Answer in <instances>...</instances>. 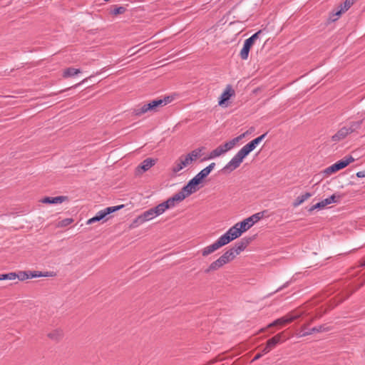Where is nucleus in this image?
<instances>
[{
	"instance_id": "1",
	"label": "nucleus",
	"mask_w": 365,
	"mask_h": 365,
	"mask_svg": "<svg viewBox=\"0 0 365 365\" xmlns=\"http://www.w3.org/2000/svg\"><path fill=\"white\" fill-rule=\"evenodd\" d=\"M267 133H265L259 137L253 139L245 145H244L237 153L231 159V160L221 170V172L229 174L237 168L243 162V160L255 149L257 145L265 138Z\"/></svg>"
},
{
	"instance_id": "2",
	"label": "nucleus",
	"mask_w": 365,
	"mask_h": 365,
	"mask_svg": "<svg viewBox=\"0 0 365 365\" xmlns=\"http://www.w3.org/2000/svg\"><path fill=\"white\" fill-rule=\"evenodd\" d=\"M168 103V101L161 99H155L150 102L137 107L133 109V113L136 116H140L147 112H156L160 107H163Z\"/></svg>"
},
{
	"instance_id": "3",
	"label": "nucleus",
	"mask_w": 365,
	"mask_h": 365,
	"mask_svg": "<svg viewBox=\"0 0 365 365\" xmlns=\"http://www.w3.org/2000/svg\"><path fill=\"white\" fill-rule=\"evenodd\" d=\"M362 120L352 121L349 123V125L342 127L336 134L332 135V141L338 142L344 139L349 134H351L359 129Z\"/></svg>"
},
{
	"instance_id": "4",
	"label": "nucleus",
	"mask_w": 365,
	"mask_h": 365,
	"mask_svg": "<svg viewBox=\"0 0 365 365\" xmlns=\"http://www.w3.org/2000/svg\"><path fill=\"white\" fill-rule=\"evenodd\" d=\"M302 315V312L299 311L292 312L287 315L274 320L272 323L269 324L267 327L270 328L276 326H284L288 324L295 319H299Z\"/></svg>"
},
{
	"instance_id": "5",
	"label": "nucleus",
	"mask_w": 365,
	"mask_h": 365,
	"mask_svg": "<svg viewBox=\"0 0 365 365\" xmlns=\"http://www.w3.org/2000/svg\"><path fill=\"white\" fill-rule=\"evenodd\" d=\"M266 211L259 212L255 213L250 217L243 220L242 221L238 222L242 229L246 232L251 227H252L256 222L262 219L264 217V213Z\"/></svg>"
},
{
	"instance_id": "6",
	"label": "nucleus",
	"mask_w": 365,
	"mask_h": 365,
	"mask_svg": "<svg viewBox=\"0 0 365 365\" xmlns=\"http://www.w3.org/2000/svg\"><path fill=\"white\" fill-rule=\"evenodd\" d=\"M201 183L202 182H200V180H197V178L195 176L193 178L190 180L188 182L181 188L180 190L187 197L192 195V193L199 190L200 188L201 187L200 186Z\"/></svg>"
},
{
	"instance_id": "7",
	"label": "nucleus",
	"mask_w": 365,
	"mask_h": 365,
	"mask_svg": "<svg viewBox=\"0 0 365 365\" xmlns=\"http://www.w3.org/2000/svg\"><path fill=\"white\" fill-rule=\"evenodd\" d=\"M309 324L310 322L304 324L302 326L301 331L302 332V334L301 336H304L314 333L329 331V330H331L330 327H327L326 324H322L318 327H312V329H309L308 327Z\"/></svg>"
},
{
	"instance_id": "8",
	"label": "nucleus",
	"mask_w": 365,
	"mask_h": 365,
	"mask_svg": "<svg viewBox=\"0 0 365 365\" xmlns=\"http://www.w3.org/2000/svg\"><path fill=\"white\" fill-rule=\"evenodd\" d=\"M235 95V91L231 85H227L219 98L218 105L222 107L227 106V101Z\"/></svg>"
},
{
	"instance_id": "9",
	"label": "nucleus",
	"mask_w": 365,
	"mask_h": 365,
	"mask_svg": "<svg viewBox=\"0 0 365 365\" xmlns=\"http://www.w3.org/2000/svg\"><path fill=\"white\" fill-rule=\"evenodd\" d=\"M155 217V215H153V210L150 209L145 211L143 213H142L140 215H139L138 217H136L133 222L130 225L131 227H137L140 225L143 224V222L148 221L150 220H152Z\"/></svg>"
},
{
	"instance_id": "10",
	"label": "nucleus",
	"mask_w": 365,
	"mask_h": 365,
	"mask_svg": "<svg viewBox=\"0 0 365 365\" xmlns=\"http://www.w3.org/2000/svg\"><path fill=\"white\" fill-rule=\"evenodd\" d=\"M223 246H225V244L223 243L220 237H219L213 244L208 245L203 248L202 250H201L200 253L202 256L207 257Z\"/></svg>"
},
{
	"instance_id": "11",
	"label": "nucleus",
	"mask_w": 365,
	"mask_h": 365,
	"mask_svg": "<svg viewBox=\"0 0 365 365\" xmlns=\"http://www.w3.org/2000/svg\"><path fill=\"white\" fill-rule=\"evenodd\" d=\"M192 163L190 162V158H187L186 155H181L175 163L174 166L173 167L172 171L174 173H177L182 170L185 167L190 165Z\"/></svg>"
},
{
	"instance_id": "12",
	"label": "nucleus",
	"mask_w": 365,
	"mask_h": 365,
	"mask_svg": "<svg viewBox=\"0 0 365 365\" xmlns=\"http://www.w3.org/2000/svg\"><path fill=\"white\" fill-rule=\"evenodd\" d=\"M157 160L153 158H146L145 159L137 168L135 173L136 174H142L144 172L148 170L150 168H152L154 165H155Z\"/></svg>"
},
{
	"instance_id": "13",
	"label": "nucleus",
	"mask_w": 365,
	"mask_h": 365,
	"mask_svg": "<svg viewBox=\"0 0 365 365\" xmlns=\"http://www.w3.org/2000/svg\"><path fill=\"white\" fill-rule=\"evenodd\" d=\"M287 339L284 332H280L267 341L269 348L274 349L277 344Z\"/></svg>"
},
{
	"instance_id": "14",
	"label": "nucleus",
	"mask_w": 365,
	"mask_h": 365,
	"mask_svg": "<svg viewBox=\"0 0 365 365\" xmlns=\"http://www.w3.org/2000/svg\"><path fill=\"white\" fill-rule=\"evenodd\" d=\"M123 207H124V205L108 207L105 208L104 210H100L99 212H98L96 215L98 216V217L101 220H104L107 215H108L114 212H116L118 210H120Z\"/></svg>"
},
{
	"instance_id": "15",
	"label": "nucleus",
	"mask_w": 365,
	"mask_h": 365,
	"mask_svg": "<svg viewBox=\"0 0 365 365\" xmlns=\"http://www.w3.org/2000/svg\"><path fill=\"white\" fill-rule=\"evenodd\" d=\"M68 200V196L45 197L40 201L44 204H58Z\"/></svg>"
},
{
	"instance_id": "16",
	"label": "nucleus",
	"mask_w": 365,
	"mask_h": 365,
	"mask_svg": "<svg viewBox=\"0 0 365 365\" xmlns=\"http://www.w3.org/2000/svg\"><path fill=\"white\" fill-rule=\"evenodd\" d=\"M254 43H252L251 41H248L247 39L245 41L240 53V58L242 60H247L248 58L250 51Z\"/></svg>"
},
{
	"instance_id": "17",
	"label": "nucleus",
	"mask_w": 365,
	"mask_h": 365,
	"mask_svg": "<svg viewBox=\"0 0 365 365\" xmlns=\"http://www.w3.org/2000/svg\"><path fill=\"white\" fill-rule=\"evenodd\" d=\"M186 197L183 194V192L180 190L178 192L175 193L174 195H173L171 197L168 198V200L171 205V207H174L175 205V202H182L184 199H185Z\"/></svg>"
},
{
	"instance_id": "18",
	"label": "nucleus",
	"mask_w": 365,
	"mask_h": 365,
	"mask_svg": "<svg viewBox=\"0 0 365 365\" xmlns=\"http://www.w3.org/2000/svg\"><path fill=\"white\" fill-rule=\"evenodd\" d=\"M356 0H345L344 3L341 4L337 7V15L341 16L343 13L346 11L354 3Z\"/></svg>"
},
{
	"instance_id": "19",
	"label": "nucleus",
	"mask_w": 365,
	"mask_h": 365,
	"mask_svg": "<svg viewBox=\"0 0 365 365\" xmlns=\"http://www.w3.org/2000/svg\"><path fill=\"white\" fill-rule=\"evenodd\" d=\"M235 255L233 252L230 249L227 250L222 255H221L219 258L221 260L223 265L229 263L232 261L235 258Z\"/></svg>"
},
{
	"instance_id": "20",
	"label": "nucleus",
	"mask_w": 365,
	"mask_h": 365,
	"mask_svg": "<svg viewBox=\"0 0 365 365\" xmlns=\"http://www.w3.org/2000/svg\"><path fill=\"white\" fill-rule=\"evenodd\" d=\"M224 265L222 263L221 260L220 259V258H218L215 261L212 262L209 265V267L204 270V273L205 274H209V273H210L212 272H214V271H216V270L219 269L220 268L222 267Z\"/></svg>"
},
{
	"instance_id": "21",
	"label": "nucleus",
	"mask_w": 365,
	"mask_h": 365,
	"mask_svg": "<svg viewBox=\"0 0 365 365\" xmlns=\"http://www.w3.org/2000/svg\"><path fill=\"white\" fill-rule=\"evenodd\" d=\"M29 272V279L34 278L38 277H53L56 274L53 272H42L39 271H28Z\"/></svg>"
},
{
	"instance_id": "22",
	"label": "nucleus",
	"mask_w": 365,
	"mask_h": 365,
	"mask_svg": "<svg viewBox=\"0 0 365 365\" xmlns=\"http://www.w3.org/2000/svg\"><path fill=\"white\" fill-rule=\"evenodd\" d=\"M63 336V331L61 329H56L47 334V336L55 341H59Z\"/></svg>"
},
{
	"instance_id": "23",
	"label": "nucleus",
	"mask_w": 365,
	"mask_h": 365,
	"mask_svg": "<svg viewBox=\"0 0 365 365\" xmlns=\"http://www.w3.org/2000/svg\"><path fill=\"white\" fill-rule=\"evenodd\" d=\"M220 237L225 244V245L229 244L234 240L237 239V237H235L234 234L231 232L230 229Z\"/></svg>"
},
{
	"instance_id": "24",
	"label": "nucleus",
	"mask_w": 365,
	"mask_h": 365,
	"mask_svg": "<svg viewBox=\"0 0 365 365\" xmlns=\"http://www.w3.org/2000/svg\"><path fill=\"white\" fill-rule=\"evenodd\" d=\"M312 193L310 192H305L304 194L298 196L295 200L293 202L292 205L293 207H296L299 205H300L302 203H303L305 200L309 199L310 197H312Z\"/></svg>"
},
{
	"instance_id": "25",
	"label": "nucleus",
	"mask_w": 365,
	"mask_h": 365,
	"mask_svg": "<svg viewBox=\"0 0 365 365\" xmlns=\"http://www.w3.org/2000/svg\"><path fill=\"white\" fill-rule=\"evenodd\" d=\"M225 153V150H222V148L221 145L218 146L215 149L212 150L207 158H205L202 160H207V159H212L217 157H219L220 155Z\"/></svg>"
},
{
	"instance_id": "26",
	"label": "nucleus",
	"mask_w": 365,
	"mask_h": 365,
	"mask_svg": "<svg viewBox=\"0 0 365 365\" xmlns=\"http://www.w3.org/2000/svg\"><path fill=\"white\" fill-rule=\"evenodd\" d=\"M81 72V70L78 68L69 67L64 70L63 73V78L72 77V76H74L80 73Z\"/></svg>"
},
{
	"instance_id": "27",
	"label": "nucleus",
	"mask_w": 365,
	"mask_h": 365,
	"mask_svg": "<svg viewBox=\"0 0 365 365\" xmlns=\"http://www.w3.org/2000/svg\"><path fill=\"white\" fill-rule=\"evenodd\" d=\"M202 152V148H197L193 150H192L190 153H189L186 156L187 158H190V162L192 163L195 161L198 158L200 157Z\"/></svg>"
},
{
	"instance_id": "28",
	"label": "nucleus",
	"mask_w": 365,
	"mask_h": 365,
	"mask_svg": "<svg viewBox=\"0 0 365 365\" xmlns=\"http://www.w3.org/2000/svg\"><path fill=\"white\" fill-rule=\"evenodd\" d=\"M231 232L234 234L235 237L238 238L242 235L243 232H245V230L242 229V227L238 225V222L236 223L234 226L230 228Z\"/></svg>"
},
{
	"instance_id": "29",
	"label": "nucleus",
	"mask_w": 365,
	"mask_h": 365,
	"mask_svg": "<svg viewBox=\"0 0 365 365\" xmlns=\"http://www.w3.org/2000/svg\"><path fill=\"white\" fill-rule=\"evenodd\" d=\"M341 197L340 195L336 196L335 194L331 195L330 197L323 200V202L325 205V206L331 204V203H336L338 202L340 200Z\"/></svg>"
},
{
	"instance_id": "30",
	"label": "nucleus",
	"mask_w": 365,
	"mask_h": 365,
	"mask_svg": "<svg viewBox=\"0 0 365 365\" xmlns=\"http://www.w3.org/2000/svg\"><path fill=\"white\" fill-rule=\"evenodd\" d=\"M237 143L233 138L231 140L226 142L225 143L220 145L222 148V150H225V153H226L227 151H228V150H231L232 148H234V146Z\"/></svg>"
},
{
	"instance_id": "31",
	"label": "nucleus",
	"mask_w": 365,
	"mask_h": 365,
	"mask_svg": "<svg viewBox=\"0 0 365 365\" xmlns=\"http://www.w3.org/2000/svg\"><path fill=\"white\" fill-rule=\"evenodd\" d=\"M256 235L252 237H245L240 240V244L246 249V247L255 239Z\"/></svg>"
},
{
	"instance_id": "32",
	"label": "nucleus",
	"mask_w": 365,
	"mask_h": 365,
	"mask_svg": "<svg viewBox=\"0 0 365 365\" xmlns=\"http://www.w3.org/2000/svg\"><path fill=\"white\" fill-rule=\"evenodd\" d=\"M210 173L205 168L202 169L200 173H198L195 177L197 180H200L202 183L205 178H206L209 175Z\"/></svg>"
},
{
	"instance_id": "33",
	"label": "nucleus",
	"mask_w": 365,
	"mask_h": 365,
	"mask_svg": "<svg viewBox=\"0 0 365 365\" xmlns=\"http://www.w3.org/2000/svg\"><path fill=\"white\" fill-rule=\"evenodd\" d=\"M230 250L233 252V253L236 255H239L241 252L244 251L245 249L243 247V246L240 244V242L235 243V246Z\"/></svg>"
},
{
	"instance_id": "34",
	"label": "nucleus",
	"mask_w": 365,
	"mask_h": 365,
	"mask_svg": "<svg viewBox=\"0 0 365 365\" xmlns=\"http://www.w3.org/2000/svg\"><path fill=\"white\" fill-rule=\"evenodd\" d=\"M339 171L335 163L332 164L331 165L329 166L328 168H327L324 170V173L326 174V175H331L332 173H334L336 172Z\"/></svg>"
},
{
	"instance_id": "35",
	"label": "nucleus",
	"mask_w": 365,
	"mask_h": 365,
	"mask_svg": "<svg viewBox=\"0 0 365 365\" xmlns=\"http://www.w3.org/2000/svg\"><path fill=\"white\" fill-rule=\"evenodd\" d=\"M324 207H325V205H324V203L323 200H322V201H320V202H319L316 203L315 205H314L311 206V207L309 208L308 211H309V212H312V211H314V210H321V209L324 208Z\"/></svg>"
},
{
	"instance_id": "36",
	"label": "nucleus",
	"mask_w": 365,
	"mask_h": 365,
	"mask_svg": "<svg viewBox=\"0 0 365 365\" xmlns=\"http://www.w3.org/2000/svg\"><path fill=\"white\" fill-rule=\"evenodd\" d=\"M3 280L4 279H9V280H14L17 278L18 275L16 272H10L7 274H1Z\"/></svg>"
},
{
	"instance_id": "37",
	"label": "nucleus",
	"mask_w": 365,
	"mask_h": 365,
	"mask_svg": "<svg viewBox=\"0 0 365 365\" xmlns=\"http://www.w3.org/2000/svg\"><path fill=\"white\" fill-rule=\"evenodd\" d=\"M126 11V8L124 6H115L112 11V14L114 15H118L124 14Z\"/></svg>"
},
{
	"instance_id": "38",
	"label": "nucleus",
	"mask_w": 365,
	"mask_h": 365,
	"mask_svg": "<svg viewBox=\"0 0 365 365\" xmlns=\"http://www.w3.org/2000/svg\"><path fill=\"white\" fill-rule=\"evenodd\" d=\"M335 164H336V167H337L339 170H341V169H343V168H346L347 166V165H346V162L344 161V158L338 160L337 162L335 163Z\"/></svg>"
},
{
	"instance_id": "39",
	"label": "nucleus",
	"mask_w": 365,
	"mask_h": 365,
	"mask_svg": "<svg viewBox=\"0 0 365 365\" xmlns=\"http://www.w3.org/2000/svg\"><path fill=\"white\" fill-rule=\"evenodd\" d=\"M18 277L17 278L21 280V281H24L25 279H29V272H19V274H17Z\"/></svg>"
},
{
	"instance_id": "40",
	"label": "nucleus",
	"mask_w": 365,
	"mask_h": 365,
	"mask_svg": "<svg viewBox=\"0 0 365 365\" xmlns=\"http://www.w3.org/2000/svg\"><path fill=\"white\" fill-rule=\"evenodd\" d=\"M73 222V220L72 218H66L63 220H61L59 222V226L61 227H66L71 224Z\"/></svg>"
},
{
	"instance_id": "41",
	"label": "nucleus",
	"mask_w": 365,
	"mask_h": 365,
	"mask_svg": "<svg viewBox=\"0 0 365 365\" xmlns=\"http://www.w3.org/2000/svg\"><path fill=\"white\" fill-rule=\"evenodd\" d=\"M262 32V30H259L252 35L250 38H247L248 41H251L252 43H255V41L259 38V34Z\"/></svg>"
},
{
	"instance_id": "42",
	"label": "nucleus",
	"mask_w": 365,
	"mask_h": 365,
	"mask_svg": "<svg viewBox=\"0 0 365 365\" xmlns=\"http://www.w3.org/2000/svg\"><path fill=\"white\" fill-rule=\"evenodd\" d=\"M337 14H337V9L336 10H333L332 13L331 14V15H330V16L329 18V20L330 21H332V22L336 21L339 18V16H338Z\"/></svg>"
},
{
	"instance_id": "43",
	"label": "nucleus",
	"mask_w": 365,
	"mask_h": 365,
	"mask_svg": "<svg viewBox=\"0 0 365 365\" xmlns=\"http://www.w3.org/2000/svg\"><path fill=\"white\" fill-rule=\"evenodd\" d=\"M101 220L99 219L98 216L97 215H96L94 217L90 218L88 221H87V224L88 225H91L92 223H94L96 222H99Z\"/></svg>"
},
{
	"instance_id": "44",
	"label": "nucleus",
	"mask_w": 365,
	"mask_h": 365,
	"mask_svg": "<svg viewBox=\"0 0 365 365\" xmlns=\"http://www.w3.org/2000/svg\"><path fill=\"white\" fill-rule=\"evenodd\" d=\"M101 220L99 219L98 216L97 215H96L94 217L90 218L88 221H87V224L88 225H91L92 223H94L96 222H99Z\"/></svg>"
},
{
	"instance_id": "45",
	"label": "nucleus",
	"mask_w": 365,
	"mask_h": 365,
	"mask_svg": "<svg viewBox=\"0 0 365 365\" xmlns=\"http://www.w3.org/2000/svg\"><path fill=\"white\" fill-rule=\"evenodd\" d=\"M344 159L347 165L355 160V159L351 155H346L344 158Z\"/></svg>"
},
{
	"instance_id": "46",
	"label": "nucleus",
	"mask_w": 365,
	"mask_h": 365,
	"mask_svg": "<svg viewBox=\"0 0 365 365\" xmlns=\"http://www.w3.org/2000/svg\"><path fill=\"white\" fill-rule=\"evenodd\" d=\"M248 134V131H246L243 133L242 134L238 135L236 138H234V140H235L236 143H237L240 140L244 138Z\"/></svg>"
},
{
	"instance_id": "47",
	"label": "nucleus",
	"mask_w": 365,
	"mask_h": 365,
	"mask_svg": "<svg viewBox=\"0 0 365 365\" xmlns=\"http://www.w3.org/2000/svg\"><path fill=\"white\" fill-rule=\"evenodd\" d=\"M360 267H365V259H362L361 263H360ZM365 284V279H364V281L358 286V287L356 288L357 289H359L361 288V287L364 286V284Z\"/></svg>"
},
{
	"instance_id": "48",
	"label": "nucleus",
	"mask_w": 365,
	"mask_h": 365,
	"mask_svg": "<svg viewBox=\"0 0 365 365\" xmlns=\"http://www.w3.org/2000/svg\"><path fill=\"white\" fill-rule=\"evenodd\" d=\"M215 163H210L208 166H207L205 168L207 170H208V172L210 173L212 172V170L215 168Z\"/></svg>"
},
{
	"instance_id": "49",
	"label": "nucleus",
	"mask_w": 365,
	"mask_h": 365,
	"mask_svg": "<svg viewBox=\"0 0 365 365\" xmlns=\"http://www.w3.org/2000/svg\"><path fill=\"white\" fill-rule=\"evenodd\" d=\"M272 349V348H269V346L267 345V344L266 343V345L263 348L262 351V354H267L268 352H269Z\"/></svg>"
},
{
	"instance_id": "50",
	"label": "nucleus",
	"mask_w": 365,
	"mask_h": 365,
	"mask_svg": "<svg viewBox=\"0 0 365 365\" xmlns=\"http://www.w3.org/2000/svg\"><path fill=\"white\" fill-rule=\"evenodd\" d=\"M289 284V282H287L282 286H281L277 290H275L273 293H276L277 292H279V291L282 290L283 289L287 287Z\"/></svg>"
},
{
	"instance_id": "51",
	"label": "nucleus",
	"mask_w": 365,
	"mask_h": 365,
	"mask_svg": "<svg viewBox=\"0 0 365 365\" xmlns=\"http://www.w3.org/2000/svg\"><path fill=\"white\" fill-rule=\"evenodd\" d=\"M162 205H163L165 210L172 207L168 200L166 201L162 202Z\"/></svg>"
},
{
	"instance_id": "52",
	"label": "nucleus",
	"mask_w": 365,
	"mask_h": 365,
	"mask_svg": "<svg viewBox=\"0 0 365 365\" xmlns=\"http://www.w3.org/2000/svg\"><path fill=\"white\" fill-rule=\"evenodd\" d=\"M151 210H153V215H155V217L161 215V213L159 212V210H158L156 206L151 208Z\"/></svg>"
},
{
	"instance_id": "53",
	"label": "nucleus",
	"mask_w": 365,
	"mask_h": 365,
	"mask_svg": "<svg viewBox=\"0 0 365 365\" xmlns=\"http://www.w3.org/2000/svg\"><path fill=\"white\" fill-rule=\"evenodd\" d=\"M357 178H364L365 177V170L363 171H359L356 174Z\"/></svg>"
},
{
	"instance_id": "54",
	"label": "nucleus",
	"mask_w": 365,
	"mask_h": 365,
	"mask_svg": "<svg viewBox=\"0 0 365 365\" xmlns=\"http://www.w3.org/2000/svg\"><path fill=\"white\" fill-rule=\"evenodd\" d=\"M156 207L161 214H163L165 211L162 203L158 205Z\"/></svg>"
},
{
	"instance_id": "55",
	"label": "nucleus",
	"mask_w": 365,
	"mask_h": 365,
	"mask_svg": "<svg viewBox=\"0 0 365 365\" xmlns=\"http://www.w3.org/2000/svg\"><path fill=\"white\" fill-rule=\"evenodd\" d=\"M262 355H263V354H262V353H258V354H257L254 356V358L252 359V362H253V361H255L258 360L259 359H260V358L262 356Z\"/></svg>"
},
{
	"instance_id": "56",
	"label": "nucleus",
	"mask_w": 365,
	"mask_h": 365,
	"mask_svg": "<svg viewBox=\"0 0 365 365\" xmlns=\"http://www.w3.org/2000/svg\"><path fill=\"white\" fill-rule=\"evenodd\" d=\"M163 100L168 101V103L170 102L171 101L169 96L164 98Z\"/></svg>"
},
{
	"instance_id": "57",
	"label": "nucleus",
	"mask_w": 365,
	"mask_h": 365,
	"mask_svg": "<svg viewBox=\"0 0 365 365\" xmlns=\"http://www.w3.org/2000/svg\"><path fill=\"white\" fill-rule=\"evenodd\" d=\"M87 79H88V78H85V79H83V80L81 81V83H84L85 81H87Z\"/></svg>"
},
{
	"instance_id": "58",
	"label": "nucleus",
	"mask_w": 365,
	"mask_h": 365,
	"mask_svg": "<svg viewBox=\"0 0 365 365\" xmlns=\"http://www.w3.org/2000/svg\"><path fill=\"white\" fill-rule=\"evenodd\" d=\"M66 90H67V89L61 90V91H59V93H62V92H63V91H66Z\"/></svg>"
},
{
	"instance_id": "59",
	"label": "nucleus",
	"mask_w": 365,
	"mask_h": 365,
	"mask_svg": "<svg viewBox=\"0 0 365 365\" xmlns=\"http://www.w3.org/2000/svg\"><path fill=\"white\" fill-rule=\"evenodd\" d=\"M0 280H3L1 274H0Z\"/></svg>"
},
{
	"instance_id": "60",
	"label": "nucleus",
	"mask_w": 365,
	"mask_h": 365,
	"mask_svg": "<svg viewBox=\"0 0 365 365\" xmlns=\"http://www.w3.org/2000/svg\"><path fill=\"white\" fill-rule=\"evenodd\" d=\"M106 2H108L110 1V0H104Z\"/></svg>"
}]
</instances>
